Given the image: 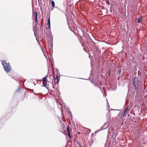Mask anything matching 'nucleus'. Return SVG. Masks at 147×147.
Instances as JSON below:
<instances>
[{
	"mask_svg": "<svg viewBox=\"0 0 147 147\" xmlns=\"http://www.w3.org/2000/svg\"><path fill=\"white\" fill-rule=\"evenodd\" d=\"M1 61L4 69L6 73H9L11 71V68L9 63H7L6 61L5 60H3Z\"/></svg>",
	"mask_w": 147,
	"mask_h": 147,
	"instance_id": "1",
	"label": "nucleus"
},
{
	"mask_svg": "<svg viewBox=\"0 0 147 147\" xmlns=\"http://www.w3.org/2000/svg\"><path fill=\"white\" fill-rule=\"evenodd\" d=\"M108 127V125L107 123H105V124L99 129L96 131L94 133V135L98 133L99 131H101L104 129H107Z\"/></svg>",
	"mask_w": 147,
	"mask_h": 147,
	"instance_id": "2",
	"label": "nucleus"
},
{
	"mask_svg": "<svg viewBox=\"0 0 147 147\" xmlns=\"http://www.w3.org/2000/svg\"><path fill=\"white\" fill-rule=\"evenodd\" d=\"M136 77H135L133 81V86L135 87V91H136V93L138 92V87L137 86V83L136 84Z\"/></svg>",
	"mask_w": 147,
	"mask_h": 147,
	"instance_id": "3",
	"label": "nucleus"
},
{
	"mask_svg": "<svg viewBox=\"0 0 147 147\" xmlns=\"http://www.w3.org/2000/svg\"><path fill=\"white\" fill-rule=\"evenodd\" d=\"M91 82L92 83V84H94V86L96 87H98V88H99V89H100V90L102 92V91L101 89V87H100L98 85V84H96V83H94V82H92L91 81Z\"/></svg>",
	"mask_w": 147,
	"mask_h": 147,
	"instance_id": "4",
	"label": "nucleus"
},
{
	"mask_svg": "<svg viewBox=\"0 0 147 147\" xmlns=\"http://www.w3.org/2000/svg\"><path fill=\"white\" fill-rule=\"evenodd\" d=\"M48 29L50 31L51 30V24L50 18H49L48 20Z\"/></svg>",
	"mask_w": 147,
	"mask_h": 147,
	"instance_id": "5",
	"label": "nucleus"
},
{
	"mask_svg": "<svg viewBox=\"0 0 147 147\" xmlns=\"http://www.w3.org/2000/svg\"><path fill=\"white\" fill-rule=\"evenodd\" d=\"M60 77H59L57 74L56 76V79L57 80L56 84H58L59 81Z\"/></svg>",
	"mask_w": 147,
	"mask_h": 147,
	"instance_id": "6",
	"label": "nucleus"
},
{
	"mask_svg": "<svg viewBox=\"0 0 147 147\" xmlns=\"http://www.w3.org/2000/svg\"><path fill=\"white\" fill-rule=\"evenodd\" d=\"M60 77H59L57 74L56 76V79L57 80L56 84H58L59 81Z\"/></svg>",
	"mask_w": 147,
	"mask_h": 147,
	"instance_id": "7",
	"label": "nucleus"
},
{
	"mask_svg": "<svg viewBox=\"0 0 147 147\" xmlns=\"http://www.w3.org/2000/svg\"><path fill=\"white\" fill-rule=\"evenodd\" d=\"M34 15L35 16V21L36 22H38V20H37V16H38L37 13V12L35 11L34 12Z\"/></svg>",
	"mask_w": 147,
	"mask_h": 147,
	"instance_id": "8",
	"label": "nucleus"
},
{
	"mask_svg": "<svg viewBox=\"0 0 147 147\" xmlns=\"http://www.w3.org/2000/svg\"><path fill=\"white\" fill-rule=\"evenodd\" d=\"M143 18V17H141V18L140 19L139 18H137V22H138V23H140V21L141 19H142Z\"/></svg>",
	"mask_w": 147,
	"mask_h": 147,
	"instance_id": "9",
	"label": "nucleus"
},
{
	"mask_svg": "<svg viewBox=\"0 0 147 147\" xmlns=\"http://www.w3.org/2000/svg\"><path fill=\"white\" fill-rule=\"evenodd\" d=\"M47 76H45L42 78V81H46Z\"/></svg>",
	"mask_w": 147,
	"mask_h": 147,
	"instance_id": "10",
	"label": "nucleus"
},
{
	"mask_svg": "<svg viewBox=\"0 0 147 147\" xmlns=\"http://www.w3.org/2000/svg\"><path fill=\"white\" fill-rule=\"evenodd\" d=\"M51 3L52 7H54L55 5L54 2L53 1H51Z\"/></svg>",
	"mask_w": 147,
	"mask_h": 147,
	"instance_id": "11",
	"label": "nucleus"
},
{
	"mask_svg": "<svg viewBox=\"0 0 147 147\" xmlns=\"http://www.w3.org/2000/svg\"><path fill=\"white\" fill-rule=\"evenodd\" d=\"M127 111V109H125V111H124L123 113V114L122 115V116L123 117V116H124V115H125V113Z\"/></svg>",
	"mask_w": 147,
	"mask_h": 147,
	"instance_id": "12",
	"label": "nucleus"
},
{
	"mask_svg": "<svg viewBox=\"0 0 147 147\" xmlns=\"http://www.w3.org/2000/svg\"><path fill=\"white\" fill-rule=\"evenodd\" d=\"M55 69L56 71V73H57V74L58 75L59 74H60V73H59V69L57 68H56Z\"/></svg>",
	"mask_w": 147,
	"mask_h": 147,
	"instance_id": "13",
	"label": "nucleus"
},
{
	"mask_svg": "<svg viewBox=\"0 0 147 147\" xmlns=\"http://www.w3.org/2000/svg\"><path fill=\"white\" fill-rule=\"evenodd\" d=\"M50 41L51 42H53V36H50Z\"/></svg>",
	"mask_w": 147,
	"mask_h": 147,
	"instance_id": "14",
	"label": "nucleus"
},
{
	"mask_svg": "<svg viewBox=\"0 0 147 147\" xmlns=\"http://www.w3.org/2000/svg\"><path fill=\"white\" fill-rule=\"evenodd\" d=\"M60 11H61V13L63 14V15H65V16H66V15L65 14V13L62 10H61L60 9Z\"/></svg>",
	"mask_w": 147,
	"mask_h": 147,
	"instance_id": "15",
	"label": "nucleus"
},
{
	"mask_svg": "<svg viewBox=\"0 0 147 147\" xmlns=\"http://www.w3.org/2000/svg\"><path fill=\"white\" fill-rule=\"evenodd\" d=\"M131 109L130 107H129V106H128L126 109H127V111H128L129 110H130Z\"/></svg>",
	"mask_w": 147,
	"mask_h": 147,
	"instance_id": "16",
	"label": "nucleus"
},
{
	"mask_svg": "<svg viewBox=\"0 0 147 147\" xmlns=\"http://www.w3.org/2000/svg\"><path fill=\"white\" fill-rule=\"evenodd\" d=\"M112 136L113 137V138H116V135H115V137H114V134L113 133V134H112Z\"/></svg>",
	"mask_w": 147,
	"mask_h": 147,
	"instance_id": "17",
	"label": "nucleus"
},
{
	"mask_svg": "<svg viewBox=\"0 0 147 147\" xmlns=\"http://www.w3.org/2000/svg\"><path fill=\"white\" fill-rule=\"evenodd\" d=\"M42 84H43V86H44V87H46V88H47V89H48L47 87H46V84L44 82H43V83H42Z\"/></svg>",
	"mask_w": 147,
	"mask_h": 147,
	"instance_id": "18",
	"label": "nucleus"
},
{
	"mask_svg": "<svg viewBox=\"0 0 147 147\" xmlns=\"http://www.w3.org/2000/svg\"><path fill=\"white\" fill-rule=\"evenodd\" d=\"M67 135L70 138H71L70 133H68Z\"/></svg>",
	"mask_w": 147,
	"mask_h": 147,
	"instance_id": "19",
	"label": "nucleus"
},
{
	"mask_svg": "<svg viewBox=\"0 0 147 147\" xmlns=\"http://www.w3.org/2000/svg\"><path fill=\"white\" fill-rule=\"evenodd\" d=\"M106 3L108 5H109V4H110V3H109V1H106Z\"/></svg>",
	"mask_w": 147,
	"mask_h": 147,
	"instance_id": "20",
	"label": "nucleus"
},
{
	"mask_svg": "<svg viewBox=\"0 0 147 147\" xmlns=\"http://www.w3.org/2000/svg\"><path fill=\"white\" fill-rule=\"evenodd\" d=\"M67 131L68 133H70L68 127H67Z\"/></svg>",
	"mask_w": 147,
	"mask_h": 147,
	"instance_id": "21",
	"label": "nucleus"
},
{
	"mask_svg": "<svg viewBox=\"0 0 147 147\" xmlns=\"http://www.w3.org/2000/svg\"><path fill=\"white\" fill-rule=\"evenodd\" d=\"M111 69L110 70L109 73H108V75L109 76H110V73H111Z\"/></svg>",
	"mask_w": 147,
	"mask_h": 147,
	"instance_id": "22",
	"label": "nucleus"
},
{
	"mask_svg": "<svg viewBox=\"0 0 147 147\" xmlns=\"http://www.w3.org/2000/svg\"><path fill=\"white\" fill-rule=\"evenodd\" d=\"M20 88H19L16 91H18L19 92L20 91Z\"/></svg>",
	"mask_w": 147,
	"mask_h": 147,
	"instance_id": "23",
	"label": "nucleus"
},
{
	"mask_svg": "<svg viewBox=\"0 0 147 147\" xmlns=\"http://www.w3.org/2000/svg\"><path fill=\"white\" fill-rule=\"evenodd\" d=\"M121 69H120L119 70V71L117 72V73H119L120 74V73H121Z\"/></svg>",
	"mask_w": 147,
	"mask_h": 147,
	"instance_id": "24",
	"label": "nucleus"
},
{
	"mask_svg": "<svg viewBox=\"0 0 147 147\" xmlns=\"http://www.w3.org/2000/svg\"><path fill=\"white\" fill-rule=\"evenodd\" d=\"M40 30L41 31V30H42V29L41 28V27H40Z\"/></svg>",
	"mask_w": 147,
	"mask_h": 147,
	"instance_id": "25",
	"label": "nucleus"
},
{
	"mask_svg": "<svg viewBox=\"0 0 147 147\" xmlns=\"http://www.w3.org/2000/svg\"><path fill=\"white\" fill-rule=\"evenodd\" d=\"M79 145L80 146H81V145H80V143H79Z\"/></svg>",
	"mask_w": 147,
	"mask_h": 147,
	"instance_id": "26",
	"label": "nucleus"
},
{
	"mask_svg": "<svg viewBox=\"0 0 147 147\" xmlns=\"http://www.w3.org/2000/svg\"><path fill=\"white\" fill-rule=\"evenodd\" d=\"M93 135H94V134H92V136Z\"/></svg>",
	"mask_w": 147,
	"mask_h": 147,
	"instance_id": "27",
	"label": "nucleus"
},
{
	"mask_svg": "<svg viewBox=\"0 0 147 147\" xmlns=\"http://www.w3.org/2000/svg\"><path fill=\"white\" fill-rule=\"evenodd\" d=\"M106 100H107V99H106ZM107 102H108V101H107ZM107 104H108V102H107Z\"/></svg>",
	"mask_w": 147,
	"mask_h": 147,
	"instance_id": "28",
	"label": "nucleus"
},
{
	"mask_svg": "<svg viewBox=\"0 0 147 147\" xmlns=\"http://www.w3.org/2000/svg\"><path fill=\"white\" fill-rule=\"evenodd\" d=\"M38 3H39V1L38 0Z\"/></svg>",
	"mask_w": 147,
	"mask_h": 147,
	"instance_id": "29",
	"label": "nucleus"
},
{
	"mask_svg": "<svg viewBox=\"0 0 147 147\" xmlns=\"http://www.w3.org/2000/svg\"><path fill=\"white\" fill-rule=\"evenodd\" d=\"M53 88H54V86H53Z\"/></svg>",
	"mask_w": 147,
	"mask_h": 147,
	"instance_id": "30",
	"label": "nucleus"
}]
</instances>
